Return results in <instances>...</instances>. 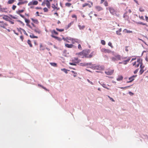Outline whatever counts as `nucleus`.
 Wrapping results in <instances>:
<instances>
[{
    "label": "nucleus",
    "instance_id": "1",
    "mask_svg": "<svg viewBox=\"0 0 148 148\" xmlns=\"http://www.w3.org/2000/svg\"><path fill=\"white\" fill-rule=\"evenodd\" d=\"M32 26L29 24H27V25L32 30H34L35 32L40 34L41 33V31L39 28L33 23H31Z\"/></svg>",
    "mask_w": 148,
    "mask_h": 148
},
{
    "label": "nucleus",
    "instance_id": "2",
    "mask_svg": "<svg viewBox=\"0 0 148 148\" xmlns=\"http://www.w3.org/2000/svg\"><path fill=\"white\" fill-rule=\"evenodd\" d=\"M87 65H89L91 66L90 68L94 70H102L103 69V67L99 65H95L92 64L91 63L85 64L84 66H86Z\"/></svg>",
    "mask_w": 148,
    "mask_h": 148
},
{
    "label": "nucleus",
    "instance_id": "3",
    "mask_svg": "<svg viewBox=\"0 0 148 148\" xmlns=\"http://www.w3.org/2000/svg\"><path fill=\"white\" fill-rule=\"evenodd\" d=\"M83 55L84 57L87 58H91L92 56L94 55V52L92 51L90 54L89 55V54L90 53V51L89 50H83Z\"/></svg>",
    "mask_w": 148,
    "mask_h": 148
},
{
    "label": "nucleus",
    "instance_id": "4",
    "mask_svg": "<svg viewBox=\"0 0 148 148\" xmlns=\"http://www.w3.org/2000/svg\"><path fill=\"white\" fill-rule=\"evenodd\" d=\"M67 40H70L71 41L72 43L73 44H75V43H79L80 42L79 40L77 39H73V38H67Z\"/></svg>",
    "mask_w": 148,
    "mask_h": 148
},
{
    "label": "nucleus",
    "instance_id": "5",
    "mask_svg": "<svg viewBox=\"0 0 148 148\" xmlns=\"http://www.w3.org/2000/svg\"><path fill=\"white\" fill-rule=\"evenodd\" d=\"M121 59V56L120 55H117L114 57H112L111 58L112 60L114 61L118 60H120Z\"/></svg>",
    "mask_w": 148,
    "mask_h": 148
},
{
    "label": "nucleus",
    "instance_id": "6",
    "mask_svg": "<svg viewBox=\"0 0 148 148\" xmlns=\"http://www.w3.org/2000/svg\"><path fill=\"white\" fill-rule=\"evenodd\" d=\"M88 2L90 3L91 5H90L89 4L87 3H84V4H83L82 5V7L84 8L86 6H88L89 8H91V7L93 5V2L90 1H88Z\"/></svg>",
    "mask_w": 148,
    "mask_h": 148
},
{
    "label": "nucleus",
    "instance_id": "7",
    "mask_svg": "<svg viewBox=\"0 0 148 148\" xmlns=\"http://www.w3.org/2000/svg\"><path fill=\"white\" fill-rule=\"evenodd\" d=\"M19 2L17 3L18 5H21L26 4L28 2V1L27 0H18Z\"/></svg>",
    "mask_w": 148,
    "mask_h": 148
},
{
    "label": "nucleus",
    "instance_id": "8",
    "mask_svg": "<svg viewBox=\"0 0 148 148\" xmlns=\"http://www.w3.org/2000/svg\"><path fill=\"white\" fill-rule=\"evenodd\" d=\"M136 64L135 66V67L136 68L138 67L140 64V65L141 64H142V60L140 59V58L137 59L136 61Z\"/></svg>",
    "mask_w": 148,
    "mask_h": 148
},
{
    "label": "nucleus",
    "instance_id": "9",
    "mask_svg": "<svg viewBox=\"0 0 148 148\" xmlns=\"http://www.w3.org/2000/svg\"><path fill=\"white\" fill-rule=\"evenodd\" d=\"M114 70H107L105 71V73L108 75H111L114 73Z\"/></svg>",
    "mask_w": 148,
    "mask_h": 148
},
{
    "label": "nucleus",
    "instance_id": "10",
    "mask_svg": "<svg viewBox=\"0 0 148 148\" xmlns=\"http://www.w3.org/2000/svg\"><path fill=\"white\" fill-rule=\"evenodd\" d=\"M38 3V2L36 0H33L32 1L29 2L28 3V5L30 6L31 5H36Z\"/></svg>",
    "mask_w": 148,
    "mask_h": 148
},
{
    "label": "nucleus",
    "instance_id": "11",
    "mask_svg": "<svg viewBox=\"0 0 148 148\" xmlns=\"http://www.w3.org/2000/svg\"><path fill=\"white\" fill-rule=\"evenodd\" d=\"M101 51V52L105 53H110L111 52V51L109 49H107L105 48H102Z\"/></svg>",
    "mask_w": 148,
    "mask_h": 148
},
{
    "label": "nucleus",
    "instance_id": "12",
    "mask_svg": "<svg viewBox=\"0 0 148 148\" xmlns=\"http://www.w3.org/2000/svg\"><path fill=\"white\" fill-rule=\"evenodd\" d=\"M108 8L110 13L112 14L113 15L116 14V11L112 8L109 7Z\"/></svg>",
    "mask_w": 148,
    "mask_h": 148
},
{
    "label": "nucleus",
    "instance_id": "13",
    "mask_svg": "<svg viewBox=\"0 0 148 148\" xmlns=\"http://www.w3.org/2000/svg\"><path fill=\"white\" fill-rule=\"evenodd\" d=\"M137 76V75H133L129 78V81H127V83H130L132 82L134 79L135 77Z\"/></svg>",
    "mask_w": 148,
    "mask_h": 148
},
{
    "label": "nucleus",
    "instance_id": "14",
    "mask_svg": "<svg viewBox=\"0 0 148 148\" xmlns=\"http://www.w3.org/2000/svg\"><path fill=\"white\" fill-rule=\"evenodd\" d=\"M95 8L96 10L97 11H99L103 10V8L101 6L99 5L95 6Z\"/></svg>",
    "mask_w": 148,
    "mask_h": 148
},
{
    "label": "nucleus",
    "instance_id": "15",
    "mask_svg": "<svg viewBox=\"0 0 148 148\" xmlns=\"http://www.w3.org/2000/svg\"><path fill=\"white\" fill-rule=\"evenodd\" d=\"M7 8H2L1 6L0 5V12H4L5 13L7 12Z\"/></svg>",
    "mask_w": 148,
    "mask_h": 148
},
{
    "label": "nucleus",
    "instance_id": "16",
    "mask_svg": "<svg viewBox=\"0 0 148 148\" xmlns=\"http://www.w3.org/2000/svg\"><path fill=\"white\" fill-rule=\"evenodd\" d=\"M8 25L6 23H5L3 21H1L0 23V26L3 28H5V26H7Z\"/></svg>",
    "mask_w": 148,
    "mask_h": 148
},
{
    "label": "nucleus",
    "instance_id": "17",
    "mask_svg": "<svg viewBox=\"0 0 148 148\" xmlns=\"http://www.w3.org/2000/svg\"><path fill=\"white\" fill-rule=\"evenodd\" d=\"M45 3L46 4L47 7L49 8L50 7V3L48 0H46L45 1Z\"/></svg>",
    "mask_w": 148,
    "mask_h": 148
},
{
    "label": "nucleus",
    "instance_id": "18",
    "mask_svg": "<svg viewBox=\"0 0 148 148\" xmlns=\"http://www.w3.org/2000/svg\"><path fill=\"white\" fill-rule=\"evenodd\" d=\"M77 55L79 57H81L82 58H83L84 57V55H83V50L81 52H79L78 53H77Z\"/></svg>",
    "mask_w": 148,
    "mask_h": 148
},
{
    "label": "nucleus",
    "instance_id": "19",
    "mask_svg": "<svg viewBox=\"0 0 148 148\" xmlns=\"http://www.w3.org/2000/svg\"><path fill=\"white\" fill-rule=\"evenodd\" d=\"M31 19L34 23L36 24H39V22L37 19H34L33 18H31Z\"/></svg>",
    "mask_w": 148,
    "mask_h": 148
},
{
    "label": "nucleus",
    "instance_id": "20",
    "mask_svg": "<svg viewBox=\"0 0 148 148\" xmlns=\"http://www.w3.org/2000/svg\"><path fill=\"white\" fill-rule=\"evenodd\" d=\"M123 79V77L122 75H119L118 77L117 78L116 80L118 81H120L122 80Z\"/></svg>",
    "mask_w": 148,
    "mask_h": 148
},
{
    "label": "nucleus",
    "instance_id": "21",
    "mask_svg": "<svg viewBox=\"0 0 148 148\" xmlns=\"http://www.w3.org/2000/svg\"><path fill=\"white\" fill-rule=\"evenodd\" d=\"M122 29L120 28L116 32V34L118 35H121V32Z\"/></svg>",
    "mask_w": 148,
    "mask_h": 148
},
{
    "label": "nucleus",
    "instance_id": "22",
    "mask_svg": "<svg viewBox=\"0 0 148 148\" xmlns=\"http://www.w3.org/2000/svg\"><path fill=\"white\" fill-rule=\"evenodd\" d=\"M15 0H9L7 2V3L8 4H12L15 1Z\"/></svg>",
    "mask_w": 148,
    "mask_h": 148
},
{
    "label": "nucleus",
    "instance_id": "23",
    "mask_svg": "<svg viewBox=\"0 0 148 148\" xmlns=\"http://www.w3.org/2000/svg\"><path fill=\"white\" fill-rule=\"evenodd\" d=\"M130 60V58H128L127 60H124L123 62V64H126Z\"/></svg>",
    "mask_w": 148,
    "mask_h": 148
},
{
    "label": "nucleus",
    "instance_id": "24",
    "mask_svg": "<svg viewBox=\"0 0 148 148\" xmlns=\"http://www.w3.org/2000/svg\"><path fill=\"white\" fill-rule=\"evenodd\" d=\"M9 17L5 15H4L3 17V19L8 21H9Z\"/></svg>",
    "mask_w": 148,
    "mask_h": 148
},
{
    "label": "nucleus",
    "instance_id": "25",
    "mask_svg": "<svg viewBox=\"0 0 148 148\" xmlns=\"http://www.w3.org/2000/svg\"><path fill=\"white\" fill-rule=\"evenodd\" d=\"M65 46L67 47L68 48H72L73 46V45L72 44H66Z\"/></svg>",
    "mask_w": 148,
    "mask_h": 148
},
{
    "label": "nucleus",
    "instance_id": "26",
    "mask_svg": "<svg viewBox=\"0 0 148 148\" xmlns=\"http://www.w3.org/2000/svg\"><path fill=\"white\" fill-rule=\"evenodd\" d=\"M27 43L29 45V47H32V44L31 41L29 40H28L27 41Z\"/></svg>",
    "mask_w": 148,
    "mask_h": 148
},
{
    "label": "nucleus",
    "instance_id": "27",
    "mask_svg": "<svg viewBox=\"0 0 148 148\" xmlns=\"http://www.w3.org/2000/svg\"><path fill=\"white\" fill-rule=\"evenodd\" d=\"M78 27L80 29H83L85 28V26L84 25H78Z\"/></svg>",
    "mask_w": 148,
    "mask_h": 148
},
{
    "label": "nucleus",
    "instance_id": "28",
    "mask_svg": "<svg viewBox=\"0 0 148 148\" xmlns=\"http://www.w3.org/2000/svg\"><path fill=\"white\" fill-rule=\"evenodd\" d=\"M24 11V10H18L17 11V13L18 14H20L21 13L23 12Z\"/></svg>",
    "mask_w": 148,
    "mask_h": 148
},
{
    "label": "nucleus",
    "instance_id": "29",
    "mask_svg": "<svg viewBox=\"0 0 148 148\" xmlns=\"http://www.w3.org/2000/svg\"><path fill=\"white\" fill-rule=\"evenodd\" d=\"M30 37L32 38H38V37L37 36H36L34 35V34H32V35H30Z\"/></svg>",
    "mask_w": 148,
    "mask_h": 148
},
{
    "label": "nucleus",
    "instance_id": "30",
    "mask_svg": "<svg viewBox=\"0 0 148 148\" xmlns=\"http://www.w3.org/2000/svg\"><path fill=\"white\" fill-rule=\"evenodd\" d=\"M71 5L72 4L71 3H66L65 4V6L68 7H70Z\"/></svg>",
    "mask_w": 148,
    "mask_h": 148
},
{
    "label": "nucleus",
    "instance_id": "31",
    "mask_svg": "<svg viewBox=\"0 0 148 148\" xmlns=\"http://www.w3.org/2000/svg\"><path fill=\"white\" fill-rule=\"evenodd\" d=\"M50 64L51 66H53L56 67L57 66V64L55 63L51 62Z\"/></svg>",
    "mask_w": 148,
    "mask_h": 148
},
{
    "label": "nucleus",
    "instance_id": "32",
    "mask_svg": "<svg viewBox=\"0 0 148 148\" xmlns=\"http://www.w3.org/2000/svg\"><path fill=\"white\" fill-rule=\"evenodd\" d=\"M125 32L127 33H132V31H130V30H128L127 29H125L124 30Z\"/></svg>",
    "mask_w": 148,
    "mask_h": 148
},
{
    "label": "nucleus",
    "instance_id": "33",
    "mask_svg": "<svg viewBox=\"0 0 148 148\" xmlns=\"http://www.w3.org/2000/svg\"><path fill=\"white\" fill-rule=\"evenodd\" d=\"M103 4L105 5V6L106 7L108 6L109 5L108 3L106 1H105V2L103 3Z\"/></svg>",
    "mask_w": 148,
    "mask_h": 148
},
{
    "label": "nucleus",
    "instance_id": "34",
    "mask_svg": "<svg viewBox=\"0 0 148 148\" xmlns=\"http://www.w3.org/2000/svg\"><path fill=\"white\" fill-rule=\"evenodd\" d=\"M61 70L62 71H63L66 73H68V70H67V69H61Z\"/></svg>",
    "mask_w": 148,
    "mask_h": 148
},
{
    "label": "nucleus",
    "instance_id": "35",
    "mask_svg": "<svg viewBox=\"0 0 148 148\" xmlns=\"http://www.w3.org/2000/svg\"><path fill=\"white\" fill-rule=\"evenodd\" d=\"M25 22L27 23V24H29L30 23V21L28 19H27L26 18H24Z\"/></svg>",
    "mask_w": 148,
    "mask_h": 148
},
{
    "label": "nucleus",
    "instance_id": "36",
    "mask_svg": "<svg viewBox=\"0 0 148 148\" xmlns=\"http://www.w3.org/2000/svg\"><path fill=\"white\" fill-rule=\"evenodd\" d=\"M74 23L73 21H72L70 23H69L68 25V28H69L72 25H73Z\"/></svg>",
    "mask_w": 148,
    "mask_h": 148
},
{
    "label": "nucleus",
    "instance_id": "37",
    "mask_svg": "<svg viewBox=\"0 0 148 148\" xmlns=\"http://www.w3.org/2000/svg\"><path fill=\"white\" fill-rule=\"evenodd\" d=\"M51 33L53 34L54 33V34L57 35L58 34V33L56 32L55 30H53L51 31Z\"/></svg>",
    "mask_w": 148,
    "mask_h": 148
},
{
    "label": "nucleus",
    "instance_id": "38",
    "mask_svg": "<svg viewBox=\"0 0 148 148\" xmlns=\"http://www.w3.org/2000/svg\"><path fill=\"white\" fill-rule=\"evenodd\" d=\"M144 71V70L143 69H140V70L139 72L140 75H141Z\"/></svg>",
    "mask_w": 148,
    "mask_h": 148
},
{
    "label": "nucleus",
    "instance_id": "39",
    "mask_svg": "<svg viewBox=\"0 0 148 148\" xmlns=\"http://www.w3.org/2000/svg\"><path fill=\"white\" fill-rule=\"evenodd\" d=\"M51 36L52 37L54 38H56L58 40H59V39L60 38H59L58 37H57V36H54L53 35V34L51 35Z\"/></svg>",
    "mask_w": 148,
    "mask_h": 148
},
{
    "label": "nucleus",
    "instance_id": "40",
    "mask_svg": "<svg viewBox=\"0 0 148 148\" xmlns=\"http://www.w3.org/2000/svg\"><path fill=\"white\" fill-rule=\"evenodd\" d=\"M101 43L103 45H104L106 44V42L104 40H101Z\"/></svg>",
    "mask_w": 148,
    "mask_h": 148
},
{
    "label": "nucleus",
    "instance_id": "41",
    "mask_svg": "<svg viewBox=\"0 0 148 148\" xmlns=\"http://www.w3.org/2000/svg\"><path fill=\"white\" fill-rule=\"evenodd\" d=\"M72 17L73 18H75V19L76 21L77 20V16L75 14L73 15L72 16Z\"/></svg>",
    "mask_w": 148,
    "mask_h": 148
},
{
    "label": "nucleus",
    "instance_id": "42",
    "mask_svg": "<svg viewBox=\"0 0 148 148\" xmlns=\"http://www.w3.org/2000/svg\"><path fill=\"white\" fill-rule=\"evenodd\" d=\"M43 10L45 12H47L48 11V10L46 8H43Z\"/></svg>",
    "mask_w": 148,
    "mask_h": 148
},
{
    "label": "nucleus",
    "instance_id": "43",
    "mask_svg": "<svg viewBox=\"0 0 148 148\" xmlns=\"http://www.w3.org/2000/svg\"><path fill=\"white\" fill-rule=\"evenodd\" d=\"M108 45L110 46L112 48H113V46L112 45V43L110 42H109L108 43Z\"/></svg>",
    "mask_w": 148,
    "mask_h": 148
},
{
    "label": "nucleus",
    "instance_id": "44",
    "mask_svg": "<svg viewBox=\"0 0 148 148\" xmlns=\"http://www.w3.org/2000/svg\"><path fill=\"white\" fill-rule=\"evenodd\" d=\"M52 7L54 9H55L57 8V7L56 6V5L54 4H52Z\"/></svg>",
    "mask_w": 148,
    "mask_h": 148
},
{
    "label": "nucleus",
    "instance_id": "45",
    "mask_svg": "<svg viewBox=\"0 0 148 148\" xmlns=\"http://www.w3.org/2000/svg\"><path fill=\"white\" fill-rule=\"evenodd\" d=\"M22 30L25 34L27 36H28L27 33L25 31L24 29H22Z\"/></svg>",
    "mask_w": 148,
    "mask_h": 148
},
{
    "label": "nucleus",
    "instance_id": "46",
    "mask_svg": "<svg viewBox=\"0 0 148 148\" xmlns=\"http://www.w3.org/2000/svg\"><path fill=\"white\" fill-rule=\"evenodd\" d=\"M78 48L79 49L82 50V47L80 44H79L78 46Z\"/></svg>",
    "mask_w": 148,
    "mask_h": 148
},
{
    "label": "nucleus",
    "instance_id": "47",
    "mask_svg": "<svg viewBox=\"0 0 148 148\" xmlns=\"http://www.w3.org/2000/svg\"><path fill=\"white\" fill-rule=\"evenodd\" d=\"M56 29L58 31H59V32H63L64 31V29H59L58 28H56Z\"/></svg>",
    "mask_w": 148,
    "mask_h": 148
},
{
    "label": "nucleus",
    "instance_id": "48",
    "mask_svg": "<svg viewBox=\"0 0 148 148\" xmlns=\"http://www.w3.org/2000/svg\"><path fill=\"white\" fill-rule=\"evenodd\" d=\"M16 6L14 5H13L12 7V9L13 10H14L16 8Z\"/></svg>",
    "mask_w": 148,
    "mask_h": 148
},
{
    "label": "nucleus",
    "instance_id": "49",
    "mask_svg": "<svg viewBox=\"0 0 148 148\" xmlns=\"http://www.w3.org/2000/svg\"><path fill=\"white\" fill-rule=\"evenodd\" d=\"M145 67V66L143 65V63H142V64H141L140 65V69H143Z\"/></svg>",
    "mask_w": 148,
    "mask_h": 148
},
{
    "label": "nucleus",
    "instance_id": "50",
    "mask_svg": "<svg viewBox=\"0 0 148 148\" xmlns=\"http://www.w3.org/2000/svg\"><path fill=\"white\" fill-rule=\"evenodd\" d=\"M139 10L141 12H143L144 11V10L142 8H139Z\"/></svg>",
    "mask_w": 148,
    "mask_h": 148
},
{
    "label": "nucleus",
    "instance_id": "51",
    "mask_svg": "<svg viewBox=\"0 0 148 148\" xmlns=\"http://www.w3.org/2000/svg\"><path fill=\"white\" fill-rule=\"evenodd\" d=\"M138 24H140L142 25H147L146 24L142 22H140L138 23Z\"/></svg>",
    "mask_w": 148,
    "mask_h": 148
},
{
    "label": "nucleus",
    "instance_id": "52",
    "mask_svg": "<svg viewBox=\"0 0 148 148\" xmlns=\"http://www.w3.org/2000/svg\"><path fill=\"white\" fill-rule=\"evenodd\" d=\"M138 24H140L142 25H147L146 24L142 22H140L138 23Z\"/></svg>",
    "mask_w": 148,
    "mask_h": 148
},
{
    "label": "nucleus",
    "instance_id": "53",
    "mask_svg": "<svg viewBox=\"0 0 148 148\" xmlns=\"http://www.w3.org/2000/svg\"><path fill=\"white\" fill-rule=\"evenodd\" d=\"M138 70H139V69H136V70H135L134 71V74L136 73H137V72H138Z\"/></svg>",
    "mask_w": 148,
    "mask_h": 148
},
{
    "label": "nucleus",
    "instance_id": "54",
    "mask_svg": "<svg viewBox=\"0 0 148 148\" xmlns=\"http://www.w3.org/2000/svg\"><path fill=\"white\" fill-rule=\"evenodd\" d=\"M87 80L88 82H89L90 84H91L92 85L93 84V83L92 82L90 81L88 79Z\"/></svg>",
    "mask_w": 148,
    "mask_h": 148
},
{
    "label": "nucleus",
    "instance_id": "55",
    "mask_svg": "<svg viewBox=\"0 0 148 148\" xmlns=\"http://www.w3.org/2000/svg\"><path fill=\"white\" fill-rule=\"evenodd\" d=\"M21 17H22V18H25V16L23 15L20 14H19Z\"/></svg>",
    "mask_w": 148,
    "mask_h": 148
},
{
    "label": "nucleus",
    "instance_id": "56",
    "mask_svg": "<svg viewBox=\"0 0 148 148\" xmlns=\"http://www.w3.org/2000/svg\"><path fill=\"white\" fill-rule=\"evenodd\" d=\"M128 47L126 46L125 47V51L127 52H128L129 51L128 49H127Z\"/></svg>",
    "mask_w": 148,
    "mask_h": 148
},
{
    "label": "nucleus",
    "instance_id": "57",
    "mask_svg": "<svg viewBox=\"0 0 148 148\" xmlns=\"http://www.w3.org/2000/svg\"><path fill=\"white\" fill-rule=\"evenodd\" d=\"M105 0H101L100 3L102 4L105 1Z\"/></svg>",
    "mask_w": 148,
    "mask_h": 148
},
{
    "label": "nucleus",
    "instance_id": "58",
    "mask_svg": "<svg viewBox=\"0 0 148 148\" xmlns=\"http://www.w3.org/2000/svg\"><path fill=\"white\" fill-rule=\"evenodd\" d=\"M20 38L21 39L22 41H23V37L22 36H20Z\"/></svg>",
    "mask_w": 148,
    "mask_h": 148
},
{
    "label": "nucleus",
    "instance_id": "59",
    "mask_svg": "<svg viewBox=\"0 0 148 148\" xmlns=\"http://www.w3.org/2000/svg\"><path fill=\"white\" fill-rule=\"evenodd\" d=\"M145 19L146 21L148 22V17L147 16H145Z\"/></svg>",
    "mask_w": 148,
    "mask_h": 148
},
{
    "label": "nucleus",
    "instance_id": "60",
    "mask_svg": "<svg viewBox=\"0 0 148 148\" xmlns=\"http://www.w3.org/2000/svg\"><path fill=\"white\" fill-rule=\"evenodd\" d=\"M139 17L140 19L144 20V17L143 16H139Z\"/></svg>",
    "mask_w": 148,
    "mask_h": 148
},
{
    "label": "nucleus",
    "instance_id": "61",
    "mask_svg": "<svg viewBox=\"0 0 148 148\" xmlns=\"http://www.w3.org/2000/svg\"><path fill=\"white\" fill-rule=\"evenodd\" d=\"M43 47L42 44H40V48L41 49V50H43L44 49H41V48Z\"/></svg>",
    "mask_w": 148,
    "mask_h": 148
},
{
    "label": "nucleus",
    "instance_id": "62",
    "mask_svg": "<svg viewBox=\"0 0 148 148\" xmlns=\"http://www.w3.org/2000/svg\"><path fill=\"white\" fill-rule=\"evenodd\" d=\"M11 16L12 18H13V19H17V18L16 17L14 16H13L12 15H11Z\"/></svg>",
    "mask_w": 148,
    "mask_h": 148
},
{
    "label": "nucleus",
    "instance_id": "63",
    "mask_svg": "<svg viewBox=\"0 0 148 148\" xmlns=\"http://www.w3.org/2000/svg\"><path fill=\"white\" fill-rule=\"evenodd\" d=\"M69 64H70L71 65H76L74 63H69Z\"/></svg>",
    "mask_w": 148,
    "mask_h": 148
},
{
    "label": "nucleus",
    "instance_id": "64",
    "mask_svg": "<svg viewBox=\"0 0 148 148\" xmlns=\"http://www.w3.org/2000/svg\"><path fill=\"white\" fill-rule=\"evenodd\" d=\"M136 63L137 62H136V61L134 63H133V65L134 66H135L136 64Z\"/></svg>",
    "mask_w": 148,
    "mask_h": 148
}]
</instances>
